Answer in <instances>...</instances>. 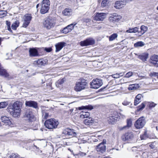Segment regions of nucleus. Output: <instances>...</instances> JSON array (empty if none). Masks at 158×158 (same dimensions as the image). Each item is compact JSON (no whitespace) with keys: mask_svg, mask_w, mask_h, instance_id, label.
<instances>
[{"mask_svg":"<svg viewBox=\"0 0 158 158\" xmlns=\"http://www.w3.org/2000/svg\"><path fill=\"white\" fill-rule=\"evenodd\" d=\"M96 150L97 152L102 153L105 152L106 150V146L105 145L104 143L103 142L99 143L97 146Z\"/></svg>","mask_w":158,"mask_h":158,"instance_id":"obj_16","label":"nucleus"},{"mask_svg":"<svg viewBox=\"0 0 158 158\" xmlns=\"http://www.w3.org/2000/svg\"><path fill=\"white\" fill-rule=\"evenodd\" d=\"M145 107V105L144 103H142L140 106H139V110H142Z\"/></svg>","mask_w":158,"mask_h":158,"instance_id":"obj_48","label":"nucleus"},{"mask_svg":"<svg viewBox=\"0 0 158 158\" xmlns=\"http://www.w3.org/2000/svg\"><path fill=\"white\" fill-rule=\"evenodd\" d=\"M146 123L145 120L143 117L139 118L135 123L134 126L137 129H140L143 127Z\"/></svg>","mask_w":158,"mask_h":158,"instance_id":"obj_6","label":"nucleus"},{"mask_svg":"<svg viewBox=\"0 0 158 158\" xmlns=\"http://www.w3.org/2000/svg\"><path fill=\"white\" fill-rule=\"evenodd\" d=\"M59 122L53 119H50L46 120L44 123L45 127L49 129L56 128Z\"/></svg>","mask_w":158,"mask_h":158,"instance_id":"obj_3","label":"nucleus"},{"mask_svg":"<svg viewBox=\"0 0 158 158\" xmlns=\"http://www.w3.org/2000/svg\"><path fill=\"white\" fill-rule=\"evenodd\" d=\"M150 60L152 61L150 63L153 64L156 67H158V64L157 62L158 61V56L157 55H152L150 57Z\"/></svg>","mask_w":158,"mask_h":158,"instance_id":"obj_20","label":"nucleus"},{"mask_svg":"<svg viewBox=\"0 0 158 158\" xmlns=\"http://www.w3.org/2000/svg\"><path fill=\"white\" fill-rule=\"evenodd\" d=\"M62 134L65 135L66 136H69L70 137L75 136L77 133L73 129L66 128L63 130Z\"/></svg>","mask_w":158,"mask_h":158,"instance_id":"obj_10","label":"nucleus"},{"mask_svg":"<svg viewBox=\"0 0 158 158\" xmlns=\"http://www.w3.org/2000/svg\"><path fill=\"white\" fill-rule=\"evenodd\" d=\"M102 85V80L98 79H96L93 80L90 83L91 87L94 89H98Z\"/></svg>","mask_w":158,"mask_h":158,"instance_id":"obj_7","label":"nucleus"},{"mask_svg":"<svg viewBox=\"0 0 158 158\" xmlns=\"http://www.w3.org/2000/svg\"><path fill=\"white\" fill-rule=\"evenodd\" d=\"M157 10H158V6L157 7Z\"/></svg>","mask_w":158,"mask_h":158,"instance_id":"obj_61","label":"nucleus"},{"mask_svg":"<svg viewBox=\"0 0 158 158\" xmlns=\"http://www.w3.org/2000/svg\"><path fill=\"white\" fill-rule=\"evenodd\" d=\"M33 140H28V142H32Z\"/></svg>","mask_w":158,"mask_h":158,"instance_id":"obj_57","label":"nucleus"},{"mask_svg":"<svg viewBox=\"0 0 158 158\" xmlns=\"http://www.w3.org/2000/svg\"><path fill=\"white\" fill-rule=\"evenodd\" d=\"M132 124V120L131 119L127 120V125L123 127V129L128 128L131 127Z\"/></svg>","mask_w":158,"mask_h":158,"instance_id":"obj_33","label":"nucleus"},{"mask_svg":"<svg viewBox=\"0 0 158 158\" xmlns=\"http://www.w3.org/2000/svg\"><path fill=\"white\" fill-rule=\"evenodd\" d=\"M140 137L142 140L146 139L147 137V132H145L143 135H141Z\"/></svg>","mask_w":158,"mask_h":158,"instance_id":"obj_45","label":"nucleus"},{"mask_svg":"<svg viewBox=\"0 0 158 158\" xmlns=\"http://www.w3.org/2000/svg\"><path fill=\"white\" fill-rule=\"evenodd\" d=\"M118 34L117 33H114L109 37L110 41H112L114 40L118 37Z\"/></svg>","mask_w":158,"mask_h":158,"instance_id":"obj_36","label":"nucleus"},{"mask_svg":"<svg viewBox=\"0 0 158 158\" xmlns=\"http://www.w3.org/2000/svg\"><path fill=\"white\" fill-rule=\"evenodd\" d=\"M106 16V14L105 13H96L93 16V19L96 21H102Z\"/></svg>","mask_w":158,"mask_h":158,"instance_id":"obj_9","label":"nucleus"},{"mask_svg":"<svg viewBox=\"0 0 158 158\" xmlns=\"http://www.w3.org/2000/svg\"><path fill=\"white\" fill-rule=\"evenodd\" d=\"M8 105L7 102H0V109L5 108Z\"/></svg>","mask_w":158,"mask_h":158,"instance_id":"obj_41","label":"nucleus"},{"mask_svg":"<svg viewBox=\"0 0 158 158\" xmlns=\"http://www.w3.org/2000/svg\"><path fill=\"white\" fill-rule=\"evenodd\" d=\"M144 43L142 41H139L135 43L134 44V47H141L144 45Z\"/></svg>","mask_w":158,"mask_h":158,"instance_id":"obj_38","label":"nucleus"},{"mask_svg":"<svg viewBox=\"0 0 158 158\" xmlns=\"http://www.w3.org/2000/svg\"><path fill=\"white\" fill-rule=\"evenodd\" d=\"M157 104L153 102H148V106L149 107L153 108L155 107L156 105Z\"/></svg>","mask_w":158,"mask_h":158,"instance_id":"obj_43","label":"nucleus"},{"mask_svg":"<svg viewBox=\"0 0 158 158\" xmlns=\"http://www.w3.org/2000/svg\"><path fill=\"white\" fill-rule=\"evenodd\" d=\"M50 5V2L49 0H43L40 5L41 13L43 14L47 13L49 9Z\"/></svg>","mask_w":158,"mask_h":158,"instance_id":"obj_4","label":"nucleus"},{"mask_svg":"<svg viewBox=\"0 0 158 158\" xmlns=\"http://www.w3.org/2000/svg\"><path fill=\"white\" fill-rule=\"evenodd\" d=\"M77 156H84L86 155V153H83L81 152L77 154Z\"/></svg>","mask_w":158,"mask_h":158,"instance_id":"obj_54","label":"nucleus"},{"mask_svg":"<svg viewBox=\"0 0 158 158\" xmlns=\"http://www.w3.org/2000/svg\"><path fill=\"white\" fill-rule=\"evenodd\" d=\"M42 118L43 119H46L49 117L48 111L47 110H44L42 111Z\"/></svg>","mask_w":158,"mask_h":158,"instance_id":"obj_34","label":"nucleus"},{"mask_svg":"<svg viewBox=\"0 0 158 158\" xmlns=\"http://www.w3.org/2000/svg\"><path fill=\"white\" fill-rule=\"evenodd\" d=\"M86 84L87 82L85 80H81L76 83L74 89L76 91H80L85 88L87 86Z\"/></svg>","mask_w":158,"mask_h":158,"instance_id":"obj_5","label":"nucleus"},{"mask_svg":"<svg viewBox=\"0 0 158 158\" xmlns=\"http://www.w3.org/2000/svg\"><path fill=\"white\" fill-rule=\"evenodd\" d=\"M148 57V53H144L139 55L138 56V58L144 62L146 60Z\"/></svg>","mask_w":158,"mask_h":158,"instance_id":"obj_25","label":"nucleus"},{"mask_svg":"<svg viewBox=\"0 0 158 158\" xmlns=\"http://www.w3.org/2000/svg\"><path fill=\"white\" fill-rule=\"evenodd\" d=\"M139 28L137 27H135L133 28V33H136L137 32H139Z\"/></svg>","mask_w":158,"mask_h":158,"instance_id":"obj_51","label":"nucleus"},{"mask_svg":"<svg viewBox=\"0 0 158 158\" xmlns=\"http://www.w3.org/2000/svg\"><path fill=\"white\" fill-rule=\"evenodd\" d=\"M123 74L122 73H116L112 74L111 76L114 78H118L120 77L123 76Z\"/></svg>","mask_w":158,"mask_h":158,"instance_id":"obj_39","label":"nucleus"},{"mask_svg":"<svg viewBox=\"0 0 158 158\" xmlns=\"http://www.w3.org/2000/svg\"><path fill=\"white\" fill-rule=\"evenodd\" d=\"M29 23L30 22L27 21H26L24 20V22L23 24V27H26L28 26Z\"/></svg>","mask_w":158,"mask_h":158,"instance_id":"obj_47","label":"nucleus"},{"mask_svg":"<svg viewBox=\"0 0 158 158\" xmlns=\"http://www.w3.org/2000/svg\"><path fill=\"white\" fill-rule=\"evenodd\" d=\"M139 86L138 84H134L130 85L128 87V89L129 90H135L137 89Z\"/></svg>","mask_w":158,"mask_h":158,"instance_id":"obj_30","label":"nucleus"},{"mask_svg":"<svg viewBox=\"0 0 158 158\" xmlns=\"http://www.w3.org/2000/svg\"><path fill=\"white\" fill-rule=\"evenodd\" d=\"M6 24L7 26V28L8 29V30H11L10 28V22H8L7 21H6Z\"/></svg>","mask_w":158,"mask_h":158,"instance_id":"obj_49","label":"nucleus"},{"mask_svg":"<svg viewBox=\"0 0 158 158\" xmlns=\"http://www.w3.org/2000/svg\"><path fill=\"white\" fill-rule=\"evenodd\" d=\"M25 105L27 106L32 107L35 108H36L38 107L37 102L34 101H26Z\"/></svg>","mask_w":158,"mask_h":158,"instance_id":"obj_17","label":"nucleus"},{"mask_svg":"<svg viewBox=\"0 0 158 158\" xmlns=\"http://www.w3.org/2000/svg\"><path fill=\"white\" fill-rule=\"evenodd\" d=\"M1 119L2 122L3 123V125L6 126H10L11 124V122L9 117L6 116H2Z\"/></svg>","mask_w":158,"mask_h":158,"instance_id":"obj_18","label":"nucleus"},{"mask_svg":"<svg viewBox=\"0 0 158 158\" xmlns=\"http://www.w3.org/2000/svg\"><path fill=\"white\" fill-rule=\"evenodd\" d=\"M101 2V6L103 7L106 6L110 0H99Z\"/></svg>","mask_w":158,"mask_h":158,"instance_id":"obj_40","label":"nucleus"},{"mask_svg":"<svg viewBox=\"0 0 158 158\" xmlns=\"http://www.w3.org/2000/svg\"><path fill=\"white\" fill-rule=\"evenodd\" d=\"M47 61L46 60H44L42 59H40L38 60H35V63H36L39 66L44 65L46 63Z\"/></svg>","mask_w":158,"mask_h":158,"instance_id":"obj_29","label":"nucleus"},{"mask_svg":"<svg viewBox=\"0 0 158 158\" xmlns=\"http://www.w3.org/2000/svg\"><path fill=\"white\" fill-rule=\"evenodd\" d=\"M150 75L151 77L154 76V77H156L158 78V73H150Z\"/></svg>","mask_w":158,"mask_h":158,"instance_id":"obj_44","label":"nucleus"},{"mask_svg":"<svg viewBox=\"0 0 158 158\" xmlns=\"http://www.w3.org/2000/svg\"><path fill=\"white\" fill-rule=\"evenodd\" d=\"M31 18L32 17L30 14H27L24 16V20L30 23Z\"/></svg>","mask_w":158,"mask_h":158,"instance_id":"obj_37","label":"nucleus"},{"mask_svg":"<svg viewBox=\"0 0 158 158\" xmlns=\"http://www.w3.org/2000/svg\"><path fill=\"white\" fill-rule=\"evenodd\" d=\"M39 4H37V5H36V8H37L39 6Z\"/></svg>","mask_w":158,"mask_h":158,"instance_id":"obj_58","label":"nucleus"},{"mask_svg":"<svg viewBox=\"0 0 158 158\" xmlns=\"http://www.w3.org/2000/svg\"><path fill=\"white\" fill-rule=\"evenodd\" d=\"M65 43L63 42L58 43L56 45V52H57L60 51L64 46Z\"/></svg>","mask_w":158,"mask_h":158,"instance_id":"obj_24","label":"nucleus"},{"mask_svg":"<svg viewBox=\"0 0 158 158\" xmlns=\"http://www.w3.org/2000/svg\"><path fill=\"white\" fill-rule=\"evenodd\" d=\"M22 102L17 101L15 102L11 107L7 108V111L14 117H17L20 116L22 108Z\"/></svg>","mask_w":158,"mask_h":158,"instance_id":"obj_1","label":"nucleus"},{"mask_svg":"<svg viewBox=\"0 0 158 158\" xmlns=\"http://www.w3.org/2000/svg\"><path fill=\"white\" fill-rule=\"evenodd\" d=\"M126 32L129 33H133V28H130L128 30L126 31Z\"/></svg>","mask_w":158,"mask_h":158,"instance_id":"obj_50","label":"nucleus"},{"mask_svg":"<svg viewBox=\"0 0 158 158\" xmlns=\"http://www.w3.org/2000/svg\"><path fill=\"white\" fill-rule=\"evenodd\" d=\"M51 84H52V83H51V82H50V83H48V84H47V85H51Z\"/></svg>","mask_w":158,"mask_h":158,"instance_id":"obj_59","label":"nucleus"},{"mask_svg":"<svg viewBox=\"0 0 158 158\" xmlns=\"http://www.w3.org/2000/svg\"><path fill=\"white\" fill-rule=\"evenodd\" d=\"M45 50L47 52H49L51 51L52 50V48H45Z\"/></svg>","mask_w":158,"mask_h":158,"instance_id":"obj_55","label":"nucleus"},{"mask_svg":"<svg viewBox=\"0 0 158 158\" xmlns=\"http://www.w3.org/2000/svg\"><path fill=\"white\" fill-rule=\"evenodd\" d=\"M149 146L151 148L153 149L154 148V146L152 143L150 144Z\"/></svg>","mask_w":158,"mask_h":158,"instance_id":"obj_56","label":"nucleus"},{"mask_svg":"<svg viewBox=\"0 0 158 158\" xmlns=\"http://www.w3.org/2000/svg\"><path fill=\"white\" fill-rule=\"evenodd\" d=\"M122 104L124 106H127L130 104V102L127 101H124L122 103Z\"/></svg>","mask_w":158,"mask_h":158,"instance_id":"obj_53","label":"nucleus"},{"mask_svg":"<svg viewBox=\"0 0 158 158\" xmlns=\"http://www.w3.org/2000/svg\"><path fill=\"white\" fill-rule=\"evenodd\" d=\"M93 109V106L90 105H89L85 106H82L81 107H78V109L80 110H81L83 109H86L89 110H91Z\"/></svg>","mask_w":158,"mask_h":158,"instance_id":"obj_28","label":"nucleus"},{"mask_svg":"<svg viewBox=\"0 0 158 158\" xmlns=\"http://www.w3.org/2000/svg\"><path fill=\"white\" fill-rule=\"evenodd\" d=\"M62 13L64 16L69 17L72 15L73 10L71 8H66L62 11Z\"/></svg>","mask_w":158,"mask_h":158,"instance_id":"obj_21","label":"nucleus"},{"mask_svg":"<svg viewBox=\"0 0 158 158\" xmlns=\"http://www.w3.org/2000/svg\"><path fill=\"white\" fill-rule=\"evenodd\" d=\"M118 113L116 111L114 112L111 116L109 117L108 120L110 123L113 124L115 123L119 118Z\"/></svg>","mask_w":158,"mask_h":158,"instance_id":"obj_11","label":"nucleus"},{"mask_svg":"<svg viewBox=\"0 0 158 158\" xmlns=\"http://www.w3.org/2000/svg\"><path fill=\"white\" fill-rule=\"evenodd\" d=\"M75 25L76 24H73L72 23L68 25L64 28L62 30V32L65 34H66L71 31L73 29Z\"/></svg>","mask_w":158,"mask_h":158,"instance_id":"obj_19","label":"nucleus"},{"mask_svg":"<svg viewBox=\"0 0 158 158\" xmlns=\"http://www.w3.org/2000/svg\"><path fill=\"white\" fill-rule=\"evenodd\" d=\"M94 40L92 38H89L85 40L81 41L80 42V45L82 46H86L92 45L95 44Z\"/></svg>","mask_w":158,"mask_h":158,"instance_id":"obj_8","label":"nucleus"},{"mask_svg":"<svg viewBox=\"0 0 158 158\" xmlns=\"http://www.w3.org/2000/svg\"><path fill=\"white\" fill-rule=\"evenodd\" d=\"M126 4V2L123 0H118L116 1L114 7L117 9H120Z\"/></svg>","mask_w":158,"mask_h":158,"instance_id":"obj_15","label":"nucleus"},{"mask_svg":"<svg viewBox=\"0 0 158 158\" xmlns=\"http://www.w3.org/2000/svg\"><path fill=\"white\" fill-rule=\"evenodd\" d=\"M64 81V78H62L58 80L56 83V85L57 87H61Z\"/></svg>","mask_w":158,"mask_h":158,"instance_id":"obj_31","label":"nucleus"},{"mask_svg":"<svg viewBox=\"0 0 158 158\" xmlns=\"http://www.w3.org/2000/svg\"><path fill=\"white\" fill-rule=\"evenodd\" d=\"M122 17L120 15H118L116 14L111 15L110 16L109 19L111 22L114 23L118 21L121 19Z\"/></svg>","mask_w":158,"mask_h":158,"instance_id":"obj_14","label":"nucleus"},{"mask_svg":"<svg viewBox=\"0 0 158 158\" xmlns=\"http://www.w3.org/2000/svg\"><path fill=\"white\" fill-rule=\"evenodd\" d=\"M156 130L158 131V127H156Z\"/></svg>","mask_w":158,"mask_h":158,"instance_id":"obj_60","label":"nucleus"},{"mask_svg":"<svg viewBox=\"0 0 158 158\" xmlns=\"http://www.w3.org/2000/svg\"><path fill=\"white\" fill-rule=\"evenodd\" d=\"M7 12L5 10H0V18H3L6 16Z\"/></svg>","mask_w":158,"mask_h":158,"instance_id":"obj_42","label":"nucleus"},{"mask_svg":"<svg viewBox=\"0 0 158 158\" xmlns=\"http://www.w3.org/2000/svg\"><path fill=\"white\" fill-rule=\"evenodd\" d=\"M17 156L15 154H12L9 156V158H17Z\"/></svg>","mask_w":158,"mask_h":158,"instance_id":"obj_52","label":"nucleus"},{"mask_svg":"<svg viewBox=\"0 0 158 158\" xmlns=\"http://www.w3.org/2000/svg\"><path fill=\"white\" fill-rule=\"evenodd\" d=\"M24 118L25 119L29 121H32L34 120V116L31 111L28 110L26 112Z\"/></svg>","mask_w":158,"mask_h":158,"instance_id":"obj_13","label":"nucleus"},{"mask_svg":"<svg viewBox=\"0 0 158 158\" xmlns=\"http://www.w3.org/2000/svg\"><path fill=\"white\" fill-rule=\"evenodd\" d=\"M133 138V134L131 132L126 133L122 137V139L123 140L127 141L128 142L132 140Z\"/></svg>","mask_w":158,"mask_h":158,"instance_id":"obj_12","label":"nucleus"},{"mask_svg":"<svg viewBox=\"0 0 158 158\" xmlns=\"http://www.w3.org/2000/svg\"><path fill=\"white\" fill-rule=\"evenodd\" d=\"M29 55L30 56H35L38 55L37 50L35 48H31L29 50Z\"/></svg>","mask_w":158,"mask_h":158,"instance_id":"obj_22","label":"nucleus"},{"mask_svg":"<svg viewBox=\"0 0 158 158\" xmlns=\"http://www.w3.org/2000/svg\"><path fill=\"white\" fill-rule=\"evenodd\" d=\"M142 97V95L140 94H138L136 96L134 101V104L135 106H137L140 102V99Z\"/></svg>","mask_w":158,"mask_h":158,"instance_id":"obj_27","label":"nucleus"},{"mask_svg":"<svg viewBox=\"0 0 158 158\" xmlns=\"http://www.w3.org/2000/svg\"><path fill=\"white\" fill-rule=\"evenodd\" d=\"M141 31L138 32V33L140 34V36L142 35L145 33L148 30V28L147 27L142 25L140 27Z\"/></svg>","mask_w":158,"mask_h":158,"instance_id":"obj_26","label":"nucleus"},{"mask_svg":"<svg viewBox=\"0 0 158 158\" xmlns=\"http://www.w3.org/2000/svg\"><path fill=\"white\" fill-rule=\"evenodd\" d=\"M56 23V19L52 17L48 18L46 19L43 23V25L47 29H50L53 27Z\"/></svg>","mask_w":158,"mask_h":158,"instance_id":"obj_2","label":"nucleus"},{"mask_svg":"<svg viewBox=\"0 0 158 158\" xmlns=\"http://www.w3.org/2000/svg\"><path fill=\"white\" fill-rule=\"evenodd\" d=\"M94 122V120L92 118H89L85 119L84 121L85 124L87 125H92Z\"/></svg>","mask_w":158,"mask_h":158,"instance_id":"obj_23","label":"nucleus"},{"mask_svg":"<svg viewBox=\"0 0 158 158\" xmlns=\"http://www.w3.org/2000/svg\"><path fill=\"white\" fill-rule=\"evenodd\" d=\"M133 75V73L131 72H129L126 73L125 76L124 77L129 78L131 76H132Z\"/></svg>","mask_w":158,"mask_h":158,"instance_id":"obj_46","label":"nucleus"},{"mask_svg":"<svg viewBox=\"0 0 158 158\" xmlns=\"http://www.w3.org/2000/svg\"><path fill=\"white\" fill-rule=\"evenodd\" d=\"M19 22L18 20H16L11 25V28L14 30H16L17 28L18 27L19 25Z\"/></svg>","mask_w":158,"mask_h":158,"instance_id":"obj_32","label":"nucleus"},{"mask_svg":"<svg viewBox=\"0 0 158 158\" xmlns=\"http://www.w3.org/2000/svg\"><path fill=\"white\" fill-rule=\"evenodd\" d=\"M89 113L88 112H83L81 114L80 118L81 119H84L85 118H88L89 116Z\"/></svg>","mask_w":158,"mask_h":158,"instance_id":"obj_35","label":"nucleus"}]
</instances>
